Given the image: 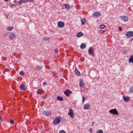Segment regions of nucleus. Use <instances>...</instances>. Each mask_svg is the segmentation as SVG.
<instances>
[{"mask_svg":"<svg viewBox=\"0 0 133 133\" xmlns=\"http://www.w3.org/2000/svg\"><path fill=\"white\" fill-rule=\"evenodd\" d=\"M58 26L60 28H62L64 26V23L61 21H60L58 22Z\"/></svg>","mask_w":133,"mask_h":133,"instance_id":"f8f14e48","label":"nucleus"},{"mask_svg":"<svg viewBox=\"0 0 133 133\" xmlns=\"http://www.w3.org/2000/svg\"><path fill=\"white\" fill-rule=\"evenodd\" d=\"M86 20L85 18H83L81 19V23L82 25L84 24Z\"/></svg>","mask_w":133,"mask_h":133,"instance_id":"aec40b11","label":"nucleus"},{"mask_svg":"<svg viewBox=\"0 0 133 133\" xmlns=\"http://www.w3.org/2000/svg\"><path fill=\"white\" fill-rule=\"evenodd\" d=\"M79 85L80 87L81 88H84V84L82 80L80 79L79 80Z\"/></svg>","mask_w":133,"mask_h":133,"instance_id":"9b49d317","label":"nucleus"},{"mask_svg":"<svg viewBox=\"0 0 133 133\" xmlns=\"http://www.w3.org/2000/svg\"><path fill=\"white\" fill-rule=\"evenodd\" d=\"M128 20V17L126 16H125V22L127 21Z\"/></svg>","mask_w":133,"mask_h":133,"instance_id":"e433bc0d","label":"nucleus"},{"mask_svg":"<svg viewBox=\"0 0 133 133\" xmlns=\"http://www.w3.org/2000/svg\"><path fill=\"white\" fill-rule=\"evenodd\" d=\"M75 71L76 74L77 75H79L80 74V72L78 71V70L76 69H75Z\"/></svg>","mask_w":133,"mask_h":133,"instance_id":"bb28decb","label":"nucleus"},{"mask_svg":"<svg viewBox=\"0 0 133 133\" xmlns=\"http://www.w3.org/2000/svg\"><path fill=\"white\" fill-rule=\"evenodd\" d=\"M63 5L66 8H69L70 7L69 5L67 4H64Z\"/></svg>","mask_w":133,"mask_h":133,"instance_id":"4be33fe9","label":"nucleus"},{"mask_svg":"<svg viewBox=\"0 0 133 133\" xmlns=\"http://www.w3.org/2000/svg\"><path fill=\"white\" fill-rule=\"evenodd\" d=\"M68 115H69L71 117L73 118L74 116V114L73 110L71 109H70L68 113Z\"/></svg>","mask_w":133,"mask_h":133,"instance_id":"f03ea898","label":"nucleus"},{"mask_svg":"<svg viewBox=\"0 0 133 133\" xmlns=\"http://www.w3.org/2000/svg\"><path fill=\"white\" fill-rule=\"evenodd\" d=\"M27 2H34V0H26Z\"/></svg>","mask_w":133,"mask_h":133,"instance_id":"473e14b6","label":"nucleus"},{"mask_svg":"<svg viewBox=\"0 0 133 133\" xmlns=\"http://www.w3.org/2000/svg\"><path fill=\"white\" fill-rule=\"evenodd\" d=\"M109 112L113 114L114 115H118V112L116 109H114L110 110Z\"/></svg>","mask_w":133,"mask_h":133,"instance_id":"20e7f679","label":"nucleus"},{"mask_svg":"<svg viewBox=\"0 0 133 133\" xmlns=\"http://www.w3.org/2000/svg\"><path fill=\"white\" fill-rule=\"evenodd\" d=\"M90 104L87 103L84 104L83 108L85 110L88 109H90Z\"/></svg>","mask_w":133,"mask_h":133,"instance_id":"423d86ee","label":"nucleus"},{"mask_svg":"<svg viewBox=\"0 0 133 133\" xmlns=\"http://www.w3.org/2000/svg\"><path fill=\"white\" fill-rule=\"evenodd\" d=\"M50 39V38L49 37H44L43 38V39L44 41H48Z\"/></svg>","mask_w":133,"mask_h":133,"instance_id":"f3484780","label":"nucleus"},{"mask_svg":"<svg viewBox=\"0 0 133 133\" xmlns=\"http://www.w3.org/2000/svg\"><path fill=\"white\" fill-rule=\"evenodd\" d=\"M9 38L11 39L14 40L16 37V36L14 32H10L9 35Z\"/></svg>","mask_w":133,"mask_h":133,"instance_id":"7ed1b4c3","label":"nucleus"},{"mask_svg":"<svg viewBox=\"0 0 133 133\" xmlns=\"http://www.w3.org/2000/svg\"><path fill=\"white\" fill-rule=\"evenodd\" d=\"M86 46L85 44V43L82 44L80 45V48L82 49L84 48Z\"/></svg>","mask_w":133,"mask_h":133,"instance_id":"dca6fc26","label":"nucleus"},{"mask_svg":"<svg viewBox=\"0 0 133 133\" xmlns=\"http://www.w3.org/2000/svg\"><path fill=\"white\" fill-rule=\"evenodd\" d=\"M22 2L21 0V1L18 2H17V3H18V5H21Z\"/></svg>","mask_w":133,"mask_h":133,"instance_id":"2f4dec72","label":"nucleus"},{"mask_svg":"<svg viewBox=\"0 0 133 133\" xmlns=\"http://www.w3.org/2000/svg\"><path fill=\"white\" fill-rule=\"evenodd\" d=\"M57 100H59L60 101H62L63 100V97L60 96H57Z\"/></svg>","mask_w":133,"mask_h":133,"instance_id":"6ab92c4d","label":"nucleus"},{"mask_svg":"<svg viewBox=\"0 0 133 133\" xmlns=\"http://www.w3.org/2000/svg\"><path fill=\"white\" fill-rule=\"evenodd\" d=\"M83 35V33L82 32H79L77 34L76 36L77 37H79L82 36Z\"/></svg>","mask_w":133,"mask_h":133,"instance_id":"4468645a","label":"nucleus"},{"mask_svg":"<svg viewBox=\"0 0 133 133\" xmlns=\"http://www.w3.org/2000/svg\"><path fill=\"white\" fill-rule=\"evenodd\" d=\"M4 1L6 2H7L8 1V0H4Z\"/></svg>","mask_w":133,"mask_h":133,"instance_id":"c03bdc74","label":"nucleus"},{"mask_svg":"<svg viewBox=\"0 0 133 133\" xmlns=\"http://www.w3.org/2000/svg\"><path fill=\"white\" fill-rule=\"evenodd\" d=\"M118 29L119 31H120L122 30V28L121 27H119Z\"/></svg>","mask_w":133,"mask_h":133,"instance_id":"4c0bfd02","label":"nucleus"},{"mask_svg":"<svg viewBox=\"0 0 133 133\" xmlns=\"http://www.w3.org/2000/svg\"><path fill=\"white\" fill-rule=\"evenodd\" d=\"M130 92H133V85L132 86L130 89Z\"/></svg>","mask_w":133,"mask_h":133,"instance_id":"393cba45","label":"nucleus"},{"mask_svg":"<svg viewBox=\"0 0 133 133\" xmlns=\"http://www.w3.org/2000/svg\"><path fill=\"white\" fill-rule=\"evenodd\" d=\"M13 28L12 27H8L7 28V30L9 31H11L12 29Z\"/></svg>","mask_w":133,"mask_h":133,"instance_id":"a878e982","label":"nucleus"},{"mask_svg":"<svg viewBox=\"0 0 133 133\" xmlns=\"http://www.w3.org/2000/svg\"><path fill=\"white\" fill-rule=\"evenodd\" d=\"M2 117L1 116H0V121L1 120Z\"/></svg>","mask_w":133,"mask_h":133,"instance_id":"37998d69","label":"nucleus"},{"mask_svg":"<svg viewBox=\"0 0 133 133\" xmlns=\"http://www.w3.org/2000/svg\"><path fill=\"white\" fill-rule=\"evenodd\" d=\"M96 133H103V132L102 130L100 129L98 130Z\"/></svg>","mask_w":133,"mask_h":133,"instance_id":"cd10ccee","label":"nucleus"},{"mask_svg":"<svg viewBox=\"0 0 133 133\" xmlns=\"http://www.w3.org/2000/svg\"><path fill=\"white\" fill-rule=\"evenodd\" d=\"M22 1L23 3H25L27 2L26 0H22Z\"/></svg>","mask_w":133,"mask_h":133,"instance_id":"c9c22d12","label":"nucleus"},{"mask_svg":"<svg viewBox=\"0 0 133 133\" xmlns=\"http://www.w3.org/2000/svg\"><path fill=\"white\" fill-rule=\"evenodd\" d=\"M94 123L93 122V123H92V124H93Z\"/></svg>","mask_w":133,"mask_h":133,"instance_id":"49530a36","label":"nucleus"},{"mask_svg":"<svg viewBox=\"0 0 133 133\" xmlns=\"http://www.w3.org/2000/svg\"><path fill=\"white\" fill-rule=\"evenodd\" d=\"M42 97L43 99H44L46 98V97L44 95H43L42 96Z\"/></svg>","mask_w":133,"mask_h":133,"instance_id":"f704fd0d","label":"nucleus"},{"mask_svg":"<svg viewBox=\"0 0 133 133\" xmlns=\"http://www.w3.org/2000/svg\"><path fill=\"white\" fill-rule=\"evenodd\" d=\"M106 27V26L104 24H102L100 26V28L101 29H103L105 28Z\"/></svg>","mask_w":133,"mask_h":133,"instance_id":"5701e85b","label":"nucleus"},{"mask_svg":"<svg viewBox=\"0 0 133 133\" xmlns=\"http://www.w3.org/2000/svg\"><path fill=\"white\" fill-rule=\"evenodd\" d=\"M130 100V98L129 97L125 96V102H127Z\"/></svg>","mask_w":133,"mask_h":133,"instance_id":"412c9836","label":"nucleus"},{"mask_svg":"<svg viewBox=\"0 0 133 133\" xmlns=\"http://www.w3.org/2000/svg\"><path fill=\"white\" fill-rule=\"evenodd\" d=\"M89 54L90 55L92 56H94V53L93 52V50L92 47H91L89 48V50L88 51Z\"/></svg>","mask_w":133,"mask_h":133,"instance_id":"39448f33","label":"nucleus"},{"mask_svg":"<svg viewBox=\"0 0 133 133\" xmlns=\"http://www.w3.org/2000/svg\"><path fill=\"white\" fill-rule=\"evenodd\" d=\"M43 85H46V82H44L43 83Z\"/></svg>","mask_w":133,"mask_h":133,"instance_id":"ea45409f","label":"nucleus"},{"mask_svg":"<svg viewBox=\"0 0 133 133\" xmlns=\"http://www.w3.org/2000/svg\"><path fill=\"white\" fill-rule=\"evenodd\" d=\"M123 100L125 101V96H123Z\"/></svg>","mask_w":133,"mask_h":133,"instance_id":"79ce46f5","label":"nucleus"},{"mask_svg":"<svg viewBox=\"0 0 133 133\" xmlns=\"http://www.w3.org/2000/svg\"><path fill=\"white\" fill-rule=\"evenodd\" d=\"M59 133H66V132L64 130H62L59 131Z\"/></svg>","mask_w":133,"mask_h":133,"instance_id":"c756f323","label":"nucleus"},{"mask_svg":"<svg viewBox=\"0 0 133 133\" xmlns=\"http://www.w3.org/2000/svg\"><path fill=\"white\" fill-rule=\"evenodd\" d=\"M128 61L129 62H131L133 63V55H132L130 56Z\"/></svg>","mask_w":133,"mask_h":133,"instance_id":"ddd939ff","label":"nucleus"},{"mask_svg":"<svg viewBox=\"0 0 133 133\" xmlns=\"http://www.w3.org/2000/svg\"><path fill=\"white\" fill-rule=\"evenodd\" d=\"M65 94L67 96H69V94H71L72 93L71 91L69 90L68 89L64 92Z\"/></svg>","mask_w":133,"mask_h":133,"instance_id":"9d476101","label":"nucleus"},{"mask_svg":"<svg viewBox=\"0 0 133 133\" xmlns=\"http://www.w3.org/2000/svg\"><path fill=\"white\" fill-rule=\"evenodd\" d=\"M43 114L46 116H48L51 114V112L49 111H44L43 112Z\"/></svg>","mask_w":133,"mask_h":133,"instance_id":"0eeeda50","label":"nucleus"},{"mask_svg":"<svg viewBox=\"0 0 133 133\" xmlns=\"http://www.w3.org/2000/svg\"><path fill=\"white\" fill-rule=\"evenodd\" d=\"M42 90L39 89L37 90V93L38 94H42Z\"/></svg>","mask_w":133,"mask_h":133,"instance_id":"a211bd4d","label":"nucleus"},{"mask_svg":"<svg viewBox=\"0 0 133 133\" xmlns=\"http://www.w3.org/2000/svg\"><path fill=\"white\" fill-rule=\"evenodd\" d=\"M10 123L12 124H13L14 123V122L13 119H11L10 121Z\"/></svg>","mask_w":133,"mask_h":133,"instance_id":"7c9ffc66","label":"nucleus"},{"mask_svg":"<svg viewBox=\"0 0 133 133\" xmlns=\"http://www.w3.org/2000/svg\"><path fill=\"white\" fill-rule=\"evenodd\" d=\"M37 68H38V69H41V67L40 66H37Z\"/></svg>","mask_w":133,"mask_h":133,"instance_id":"58836bf2","label":"nucleus"},{"mask_svg":"<svg viewBox=\"0 0 133 133\" xmlns=\"http://www.w3.org/2000/svg\"><path fill=\"white\" fill-rule=\"evenodd\" d=\"M19 74L22 76L24 75L25 74L24 72L22 71H21L19 72Z\"/></svg>","mask_w":133,"mask_h":133,"instance_id":"b1692460","label":"nucleus"},{"mask_svg":"<svg viewBox=\"0 0 133 133\" xmlns=\"http://www.w3.org/2000/svg\"><path fill=\"white\" fill-rule=\"evenodd\" d=\"M77 8H78V6H77Z\"/></svg>","mask_w":133,"mask_h":133,"instance_id":"09e8293b","label":"nucleus"},{"mask_svg":"<svg viewBox=\"0 0 133 133\" xmlns=\"http://www.w3.org/2000/svg\"><path fill=\"white\" fill-rule=\"evenodd\" d=\"M130 133H133V131H131V132Z\"/></svg>","mask_w":133,"mask_h":133,"instance_id":"a18cd8bd","label":"nucleus"},{"mask_svg":"<svg viewBox=\"0 0 133 133\" xmlns=\"http://www.w3.org/2000/svg\"><path fill=\"white\" fill-rule=\"evenodd\" d=\"M20 88L22 90H25V85L23 84H21L20 85Z\"/></svg>","mask_w":133,"mask_h":133,"instance_id":"2eb2a0df","label":"nucleus"},{"mask_svg":"<svg viewBox=\"0 0 133 133\" xmlns=\"http://www.w3.org/2000/svg\"><path fill=\"white\" fill-rule=\"evenodd\" d=\"M101 14L99 12L96 11L93 13V15L94 17H98L101 16Z\"/></svg>","mask_w":133,"mask_h":133,"instance_id":"1a4fd4ad","label":"nucleus"},{"mask_svg":"<svg viewBox=\"0 0 133 133\" xmlns=\"http://www.w3.org/2000/svg\"><path fill=\"white\" fill-rule=\"evenodd\" d=\"M89 131L90 132H92V129H90L89 130Z\"/></svg>","mask_w":133,"mask_h":133,"instance_id":"a19ab883","label":"nucleus"},{"mask_svg":"<svg viewBox=\"0 0 133 133\" xmlns=\"http://www.w3.org/2000/svg\"><path fill=\"white\" fill-rule=\"evenodd\" d=\"M61 117L58 116L57 117L56 119H54L53 123L54 125H57L59 123L61 122Z\"/></svg>","mask_w":133,"mask_h":133,"instance_id":"f257e3e1","label":"nucleus"},{"mask_svg":"<svg viewBox=\"0 0 133 133\" xmlns=\"http://www.w3.org/2000/svg\"><path fill=\"white\" fill-rule=\"evenodd\" d=\"M94 123L93 122V123H92V124H93Z\"/></svg>","mask_w":133,"mask_h":133,"instance_id":"de8ad7c7","label":"nucleus"},{"mask_svg":"<svg viewBox=\"0 0 133 133\" xmlns=\"http://www.w3.org/2000/svg\"><path fill=\"white\" fill-rule=\"evenodd\" d=\"M85 100V97L84 96L82 97V101L83 102H84Z\"/></svg>","mask_w":133,"mask_h":133,"instance_id":"72a5a7b5","label":"nucleus"},{"mask_svg":"<svg viewBox=\"0 0 133 133\" xmlns=\"http://www.w3.org/2000/svg\"><path fill=\"white\" fill-rule=\"evenodd\" d=\"M120 18L122 21H124L125 19V16H121Z\"/></svg>","mask_w":133,"mask_h":133,"instance_id":"c85d7f7f","label":"nucleus"},{"mask_svg":"<svg viewBox=\"0 0 133 133\" xmlns=\"http://www.w3.org/2000/svg\"><path fill=\"white\" fill-rule=\"evenodd\" d=\"M126 35L127 37H131L133 36V32L131 31L128 32L126 33Z\"/></svg>","mask_w":133,"mask_h":133,"instance_id":"6e6552de","label":"nucleus"}]
</instances>
